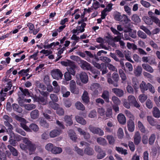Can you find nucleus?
I'll use <instances>...</instances> for the list:
<instances>
[{
	"label": "nucleus",
	"instance_id": "obj_1",
	"mask_svg": "<svg viewBox=\"0 0 160 160\" xmlns=\"http://www.w3.org/2000/svg\"><path fill=\"white\" fill-rule=\"evenodd\" d=\"M18 137L19 138L18 140H20L22 139L24 143H21L20 144L21 148L27 152H28L30 155L33 154L36 148L35 145L30 141L28 138L25 137L22 138L20 136H19Z\"/></svg>",
	"mask_w": 160,
	"mask_h": 160
},
{
	"label": "nucleus",
	"instance_id": "obj_2",
	"mask_svg": "<svg viewBox=\"0 0 160 160\" xmlns=\"http://www.w3.org/2000/svg\"><path fill=\"white\" fill-rule=\"evenodd\" d=\"M88 128L90 131L94 134H98L100 136H102L104 135V132L100 128H96L92 125H90Z\"/></svg>",
	"mask_w": 160,
	"mask_h": 160
},
{
	"label": "nucleus",
	"instance_id": "obj_3",
	"mask_svg": "<svg viewBox=\"0 0 160 160\" xmlns=\"http://www.w3.org/2000/svg\"><path fill=\"white\" fill-rule=\"evenodd\" d=\"M51 74L53 78L56 79L62 78L63 76L62 72L59 69H55L51 72Z\"/></svg>",
	"mask_w": 160,
	"mask_h": 160
},
{
	"label": "nucleus",
	"instance_id": "obj_4",
	"mask_svg": "<svg viewBox=\"0 0 160 160\" xmlns=\"http://www.w3.org/2000/svg\"><path fill=\"white\" fill-rule=\"evenodd\" d=\"M80 67L83 70H89L91 66V64L87 61L82 60H80L79 63Z\"/></svg>",
	"mask_w": 160,
	"mask_h": 160
},
{
	"label": "nucleus",
	"instance_id": "obj_5",
	"mask_svg": "<svg viewBox=\"0 0 160 160\" xmlns=\"http://www.w3.org/2000/svg\"><path fill=\"white\" fill-rule=\"evenodd\" d=\"M77 77H79L82 82L84 83H87L88 81V77L87 73L85 72H82L80 73L77 74Z\"/></svg>",
	"mask_w": 160,
	"mask_h": 160
},
{
	"label": "nucleus",
	"instance_id": "obj_6",
	"mask_svg": "<svg viewBox=\"0 0 160 160\" xmlns=\"http://www.w3.org/2000/svg\"><path fill=\"white\" fill-rule=\"evenodd\" d=\"M110 56L113 58L116 61L120 62V65L121 66L123 70H125V68L124 66V63L123 61V59H121L119 60L115 54L112 53V52L110 53Z\"/></svg>",
	"mask_w": 160,
	"mask_h": 160
},
{
	"label": "nucleus",
	"instance_id": "obj_7",
	"mask_svg": "<svg viewBox=\"0 0 160 160\" xmlns=\"http://www.w3.org/2000/svg\"><path fill=\"white\" fill-rule=\"evenodd\" d=\"M127 126L128 131L131 132H133L134 130V123L132 120L129 119L128 121Z\"/></svg>",
	"mask_w": 160,
	"mask_h": 160
},
{
	"label": "nucleus",
	"instance_id": "obj_8",
	"mask_svg": "<svg viewBox=\"0 0 160 160\" xmlns=\"http://www.w3.org/2000/svg\"><path fill=\"white\" fill-rule=\"evenodd\" d=\"M112 91L118 97H122L124 95V92L121 89L118 88H113L112 89Z\"/></svg>",
	"mask_w": 160,
	"mask_h": 160
},
{
	"label": "nucleus",
	"instance_id": "obj_9",
	"mask_svg": "<svg viewBox=\"0 0 160 160\" xmlns=\"http://www.w3.org/2000/svg\"><path fill=\"white\" fill-rule=\"evenodd\" d=\"M31 118L33 119H36L39 116V113L37 109H35L32 111L30 113Z\"/></svg>",
	"mask_w": 160,
	"mask_h": 160
},
{
	"label": "nucleus",
	"instance_id": "obj_10",
	"mask_svg": "<svg viewBox=\"0 0 160 160\" xmlns=\"http://www.w3.org/2000/svg\"><path fill=\"white\" fill-rule=\"evenodd\" d=\"M61 64L64 66L66 67H69L72 66L73 67L75 63L69 60H66L65 61H62L61 62Z\"/></svg>",
	"mask_w": 160,
	"mask_h": 160
},
{
	"label": "nucleus",
	"instance_id": "obj_11",
	"mask_svg": "<svg viewBox=\"0 0 160 160\" xmlns=\"http://www.w3.org/2000/svg\"><path fill=\"white\" fill-rule=\"evenodd\" d=\"M141 138L139 132H136L134 136V144L136 145H138L141 141Z\"/></svg>",
	"mask_w": 160,
	"mask_h": 160
},
{
	"label": "nucleus",
	"instance_id": "obj_12",
	"mask_svg": "<svg viewBox=\"0 0 160 160\" xmlns=\"http://www.w3.org/2000/svg\"><path fill=\"white\" fill-rule=\"evenodd\" d=\"M61 131L54 129L51 131L49 133V136L51 138H55L59 135L61 133Z\"/></svg>",
	"mask_w": 160,
	"mask_h": 160
},
{
	"label": "nucleus",
	"instance_id": "obj_13",
	"mask_svg": "<svg viewBox=\"0 0 160 160\" xmlns=\"http://www.w3.org/2000/svg\"><path fill=\"white\" fill-rule=\"evenodd\" d=\"M118 119L120 123L124 124L126 122V119L124 115L122 113H119L118 116Z\"/></svg>",
	"mask_w": 160,
	"mask_h": 160
},
{
	"label": "nucleus",
	"instance_id": "obj_14",
	"mask_svg": "<svg viewBox=\"0 0 160 160\" xmlns=\"http://www.w3.org/2000/svg\"><path fill=\"white\" fill-rule=\"evenodd\" d=\"M36 100L39 103H41L43 105H46L47 103V98L42 96L37 97Z\"/></svg>",
	"mask_w": 160,
	"mask_h": 160
},
{
	"label": "nucleus",
	"instance_id": "obj_15",
	"mask_svg": "<svg viewBox=\"0 0 160 160\" xmlns=\"http://www.w3.org/2000/svg\"><path fill=\"white\" fill-rule=\"evenodd\" d=\"M68 135L70 139L72 141L75 142L77 138L76 134L72 130H70L68 132Z\"/></svg>",
	"mask_w": 160,
	"mask_h": 160
},
{
	"label": "nucleus",
	"instance_id": "obj_16",
	"mask_svg": "<svg viewBox=\"0 0 160 160\" xmlns=\"http://www.w3.org/2000/svg\"><path fill=\"white\" fill-rule=\"evenodd\" d=\"M40 125L45 128H48L49 127V124L47 121L43 118H41L39 121Z\"/></svg>",
	"mask_w": 160,
	"mask_h": 160
},
{
	"label": "nucleus",
	"instance_id": "obj_17",
	"mask_svg": "<svg viewBox=\"0 0 160 160\" xmlns=\"http://www.w3.org/2000/svg\"><path fill=\"white\" fill-rule=\"evenodd\" d=\"M111 73L109 72L107 74V82L108 83L110 84H112L114 86L117 87L118 86V84L114 83V81L111 78Z\"/></svg>",
	"mask_w": 160,
	"mask_h": 160
},
{
	"label": "nucleus",
	"instance_id": "obj_18",
	"mask_svg": "<svg viewBox=\"0 0 160 160\" xmlns=\"http://www.w3.org/2000/svg\"><path fill=\"white\" fill-rule=\"evenodd\" d=\"M84 154L89 156L92 155L94 153L93 148L90 147H88L85 148L84 150Z\"/></svg>",
	"mask_w": 160,
	"mask_h": 160
},
{
	"label": "nucleus",
	"instance_id": "obj_19",
	"mask_svg": "<svg viewBox=\"0 0 160 160\" xmlns=\"http://www.w3.org/2000/svg\"><path fill=\"white\" fill-rule=\"evenodd\" d=\"M10 137L9 138V142L11 145L12 146H16V140L13 139L12 138L14 136V134L12 132H11L10 134Z\"/></svg>",
	"mask_w": 160,
	"mask_h": 160
},
{
	"label": "nucleus",
	"instance_id": "obj_20",
	"mask_svg": "<svg viewBox=\"0 0 160 160\" xmlns=\"http://www.w3.org/2000/svg\"><path fill=\"white\" fill-rule=\"evenodd\" d=\"M7 148L13 156L16 157L18 155V152L15 148L10 145H8Z\"/></svg>",
	"mask_w": 160,
	"mask_h": 160
},
{
	"label": "nucleus",
	"instance_id": "obj_21",
	"mask_svg": "<svg viewBox=\"0 0 160 160\" xmlns=\"http://www.w3.org/2000/svg\"><path fill=\"white\" fill-rule=\"evenodd\" d=\"M72 115H65L64 117V119L66 122L70 126L72 124L73 121L72 120Z\"/></svg>",
	"mask_w": 160,
	"mask_h": 160
},
{
	"label": "nucleus",
	"instance_id": "obj_22",
	"mask_svg": "<svg viewBox=\"0 0 160 160\" xmlns=\"http://www.w3.org/2000/svg\"><path fill=\"white\" fill-rule=\"evenodd\" d=\"M109 93L107 90H104L103 91L101 97L103 98L107 102H109Z\"/></svg>",
	"mask_w": 160,
	"mask_h": 160
},
{
	"label": "nucleus",
	"instance_id": "obj_23",
	"mask_svg": "<svg viewBox=\"0 0 160 160\" xmlns=\"http://www.w3.org/2000/svg\"><path fill=\"white\" fill-rule=\"evenodd\" d=\"M3 119L4 125L12 122L13 121L12 118L7 115H5L3 116Z\"/></svg>",
	"mask_w": 160,
	"mask_h": 160
},
{
	"label": "nucleus",
	"instance_id": "obj_24",
	"mask_svg": "<svg viewBox=\"0 0 160 160\" xmlns=\"http://www.w3.org/2000/svg\"><path fill=\"white\" fill-rule=\"evenodd\" d=\"M82 99L83 101L86 103H87L89 101V98L88 93L87 91H85L82 96Z\"/></svg>",
	"mask_w": 160,
	"mask_h": 160
},
{
	"label": "nucleus",
	"instance_id": "obj_25",
	"mask_svg": "<svg viewBox=\"0 0 160 160\" xmlns=\"http://www.w3.org/2000/svg\"><path fill=\"white\" fill-rule=\"evenodd\" d=\"M29 128L30 130L29 131H28V132H31L32 131L35 132H37L38 131L39 129V128L38 126L37 125L34 123H32L29 126Z\"/></svg>",
	"mask_w": 160,
	"mask_h": 160
},
{
	"label": "nucleus",
	"instance_id": "obj_26",
	"mask_svg": "<svg viewBox=\"0 0 160 160\" xmlns=\"http://www.w3.org/2000/svg\"><path fill=\"white\" fill-rule=\"evenodd\" d=\"M74 66L72 67L71 66L70 67H68L67 68V72H68L74 76L76 74V71L75 69L77 67L75 64H74Z\"/></svg>",
	"mask_w": 160,
	"mask_h": 160
},
{
	"label": "nucleus",
	"instance_id": "obj_27",
	"mask_svg": "<svg viewBox=\"0 0 160 160\" xmlns=\"http://www.w3.org/2000/svg\"><path fill=\"white\" fill-rule=\"evenodd\" d=\"M76 120L77 122L82 125H85L86 123V121L82 118L78 116L75 117Z\"/></svg>",
	"mask_w": 160,
	"mask_h": 160
},
{
	"label": "nucleus",
	"instance_id": "obj_28",
	"mask_svg": "<svg viewBox=\"0 0 160 160\" xmlns=\"http://www.w3.org/2000/svg\"><path fill=\"white\" fill-rule=\"evenodd\" d=\"M62 151V150L61 148L54 146L51 152L53 154H56L61 153Z\"/></svg>",
	"mask_w": 160,
	"mask_h": 160
},
{
	"label": "nucleus",
	"instance_id": "obj_29",
	"mask_svg": "<svg viewBox=\"0 0 160 160\" xmlns=\"http://www.w3.org/2000/svg\"><path fill=\"white\" fill-rule=\"evenodd\" d=\"M13 109L18 113H20L22 111V109L20 107L19 105L16 103H14L12 104Z\"/></svg>",
	"mask_w": 160,
	"mask_h": 160
},
{
	"label": "nucleus",
	"instance_id": "obj_30",
	"mask_svg": "<svg viewBox=\"0 0 160 160\" xmlns=\"http://www.w3.org/2000/svg\"><path fill=\"white\" fill-rule=\"evenodd\" d=\"M55 102H52V101L49 102L48 103V107L49 108H51L54 110H56L58 109L59 105L58 104Z\"/></svg>",
	"mask_w": 160,
	"mask_h": 160
},
{
	"label": "nucleus",
	"instance_id": "obj_31",
	"mask_svg": "<svg viewBox=\"0 0 160 160\" xmlns=\"http://www.w3.org/2000/svg\"><path fill=\"white\" fill-rule=\"evenodd\" d=\"M152 114L153 116L156 118H159L160 117V111L156 107L153 108Z\"/></svg>",
	"mask_w": 160,
	"mask_h": 160
},
{
	"label": "nucleus",
	"instance_id": "obj_32",
	"mask_svg": "<svg viewBox=\"0 0 160 160\" xmlns=\"http://www.w3.org/2000/svg\"><path fill=\"white\" fill-rule=\"evenodd\" d=\"M158 151V149L157 146L153 147L152 148L151 154L153 158H155L156 156Z\"/></svg>",
	"mask_w": 160,
	"mask_h": 160
},
{
	"label": "nucleus",
	"instance_id": "obj_33",
	"mask_svg": "<svg viewBox=\"0 0 160 160\" xmlns=\"http://www.w3.org/2000/svg\"><path fill=\"white\" fill-rule=\"evenodd\" d=\"M97 142L100 144L104 146L107 144V142L104 138L99 137L97 139Z\"/></svg>",
	"mask_w": 160,
	"mask_h": 160
},
{
	"label": "nucleus",
	"instance_id": "obj_34",
	"mask_svg": "<svg viewBox=\"0 0 160 160\" xmlns=\"http://www.w3.org/2000/svg\"><path fill=\"white\" fill-rule=\"evenodd\" d=\"M85 53H86V55L88 57L85 59L86 60L89 62H91V61L90 58H93L94 56L93 55L91 52L87 51H85Z\"/></svg>",
	"mask_w": 160,
	"mask_h": 160
},
{
	"label": "nucleus",
	"instance_id": "obj_35",
	"mask_svg": "<svg viewBox=\"0 0 160 160\" xmlns=\"http://www.w3.org/2000/svg\"><path fill=\"white\" fill-rule=\"evenodd\" d=\"M140 88L142 92L146 91L148 89V86L146 83L144 81H142L140 85Z\"/></svg>",
	"mask_w": 160,
	"mask_h": 160
},
{
	"label": "nucleus",
	"instance_id": "obj_36",
	"mask_svg": "<svg viewBox=\"0 0 160 160\" xmlns=\"http://www.w3.org/2000/svg\"><path fill=\"white\" fill-rule=\"evenodd\" d=\"M142 72V68L140 66H138L135 71L134 73L136 76H139Z\"/></svg>",
	"mask_w": 160,
	"mask_h": 160
},
{
	"label": "nucleus",
	"instance_id": "obj_37",
	"mask_svg": "<svg viewBox=\"0 0 160 160\" xmlns=\"http://www.w3.org/2000/svg\"><path fill=\"white\" fill-rule=\"evenodd\" d=\"M112 78L113 79V81H114V83H117L118 82L119 78V75L118 73L116 72H114L112 75Z\"/></svg>",
	"mask_w": 160,
	"mask_h": 160
},
{
	"label": "nucleus",
	"instance_id": "obj_38",
	"mask_svg": "<svg viewBox=\"0 0 160 160\" xmlns=\"http://www.w3.org/2000/svg\"><path fill=\"white\" fill-rule=\"evenodd\" d=\"M91 62L93 65L95 67L98 69H100L101 70H102V68L101 66L102 65H103V63H102L100 64L99 63L97 62L96 61H95V60H92Z\"/></svg>",
	"mask_w": 160,
	"mask_h": 160
},
{
	"label": "nucleus",
	"instance_id": "obj_39",
	"mask_svg": "<svg viewBox=\"0 0 160 160\" xmlns=\"http://www.w3.org/2000/svg\"><path fill=\"white\" fill-rule=\"evenodd\" d=\"M151 73H152L153 72V69L156 68L157 66V63L154 59H152L151 61Z\"/></svg>",
	"mask_w": 160,
	"mask_h": 160
},
{
	"label": "nucleus",
	"instance_id": "obj_40",
	"mask_svg": "<svg viewBox=\"0 0 160 160\" xmlns=\"http://www.w3.org/2000/svg\"><path fill=\"white\" fill-rule=\"evenodd\" d=\"M75 106L76 108L78 110L83 111L85 109L84 106L80 102H78L76 103Z\"/></svg>",
	"mask_w": 160,
	"mask_h": 160
},
{
	"label": "nucleus",
	"instance_id": "obj_41",
	"mask_svg": "<svg viewBox=\"0 0 160 160\" xmlns=\"http://www.w3.org/2000/svg\"><path fill=\"white\" fill-rule=\"evenodd\" d=\"M118 71L122 80L123 81H125L127 79L126 74L121 69H119Z\"/></svg>",
	"mask_w": 160,
	"mask_h": 160
},
{
	"label": "nucleus",
	"instance_id": "obj_42",
	"mask_svg": "<svg viewBox=\"0 0 160 160\" xmlns=\"http://www.w3.org/2000/svg\"><path fill=\"white\" fill-rule=\"evenodd\" d=\"M49 138L48 132L47 131L44 132L41 135V139L43 140H46L48 139Z\"/></svg>",
	"mask_w": 160,
	"mask_h": 160
},
{
	"label": "nucleus",
	"instance_id": "obj_43",
	"mask_svg": "<svg viewBox=\"0 0 160 160\" xmlns=\"http://www.w3.org/2000/svg\"><path fill=\"white\" fill-rule=\"evenodd\" d=\"M105 115L107 118L104 117V118L105 119L112 117V109L110 108L108 109L106 112Z\"/></svg>",
	"mask_w": 160,
	"mask_h": 160
},
{
	"label": "nucleus",
	"instance_id": "obj_44",
	"mask_svg": "<svg viewBox=\"0 0 160 160\" xmlns=\"http://www.w3.org/2000/svg\"><path fill=\"white\" fill-rule=\"evenodd\" d=\"M100 60L104 62L105 63H109L111 62V60L110 58L107 57H99Z\"/></svg>",
	"mask_w": 160,
	"mask_h": 160
},
{
	"label": "nucleus",
	"instance_id": "obj_45",
	"mask_svg": "<svg viewBox=\"0 0 160 160\" xmlns=\"http://www.w3.org/2000/svg\"><path fill=\"white\" fill-rule=\"evenodd\" d=\"M112 100L115 105H119L121 103V101L117 97L113 96L112 97Z\"/></svg>",
	"mask_w": 160,
	"mask_h": 160
},
{
	"label": "nucleus",
	"instance_id": "obj_46",
	"mask_svg": "<svg viewBox=\"0 0 160 160\" xmlns=\"http://www.w3.org/2000/svg\"><path fill=\"white\" fill-rule=\"evenodd\" d=\"M138 126L141 131L143 133H146V131L145 130L144 126L142 123L140 121L138 122Z\"/></svg>",
	"mask_w": 160,
	"mask_h": 160
},
{
	"label": "nucleus",
	"instance_id": "obj_47",
	"mask_svg": "<svg viewBox=\"0 0 160 160\" xmlns=\"http://www.w3.org/2000/svg\"><path fill=\"white\" fill-rule=\"evenodd\" d=\"M132 20L135 22L138 23L140 22V19L137 14H133L132 17Z\"/></svg>",
	"mask_w": 160,
	"mask_h": 160
},
{
	"label": "nucleus",
	"instance_id": "obj_48",
	"mask_svg": "<svg viewBox=\"0 0 160 160\" xmlns=\"http://www.w3.org/2000/svg\"><path fill=\"white\" fill-rule=\"evenodd\" d=\"M108 140L109 143L110 144H113L115 142L114 138L112 135H107L106 137Z\"/></svg>",
	"mask_w": 160,
	"mask_h": 160
},
{
	"label": "nucleus",
	"instance_id": "obj_49",
	"mask_svg": "<svg viewBox=\"0 0 160 160\" xmlns=\"http://www.w3.org/2000/svg\"><path fill=\"white\" fill-rule=\"evenodd\" d=\"M118 136L119 138H122L124 136V133L123 129L121 128H120L117 132Z\"/></svg>",
	"mask_w": 160,
	"mask_h": 160
},
{
	"label": "nucleus",
	"instance_id": "obj_50",
	"mask_svg": "<svg viewBox=\"0 0 160 160\" xmlns=\"http://www.w3.org/2000/svg\"><path fill=\"white\" fill-rule=\"evenodd\" d=\"M54 146L51 143H48L45 146V148L47 151L51 152Z\"/></svg>",
	"mask_w": 160,
	"mask_h": 160
},
{
	"label": "nucleus",
	"instance_id": "obj_51",
	"mask_svg": "<svg viewBox=\"0 0 160 160\" xmlns=\"http://www.w3.org/2000/svg\"><path fill=\"white\" fill-rule=\"evenodd\" d=\"M124 113L126 115L128 118H130V119H133L134 118V116L131 113V112L128 110H126L124 111Z\"/></svg>",
	"mask_w": 160,
	"mask_h": 160
},
{
	"label": "nucleus",
	"instance_id": "obj_52",
	"mask_svg": "<svg viewBox=\"0 0 160 160\" xmlns=\"http://www.w3.org/2000/svg\"><path fill=\"white\" fill-rule=\"evenodd\" d=\"M50 97L52 102H57L58 101V97L57 95L55 94H51L50 95Z\"/></svg>",
	"mask_w": 160,
	"mask_h": 160
},
{
	"label": "nucleus",
	"instance_id": "obj_53",
	"mask_svg": "<svg viewBox=\"0 0 160 160\" xmlns=\"http://www.w3.org/2000/svg\"><path fill=\"white\" fill-rule=\"evenodd\" d=\"M147 98V96L144 94L140 95L138 97V99L141 102H143Z\"/></svg>",
	"mask_w": 160,
	"mask_h": 160
},
{
	"label": "nucleus",
	"instance_id": "obj_54",
	"mask_svg": "<svg viewBox=\"0 0 160 160\" xmlns=\"http://www.w3.org/2000/svg\"><path fill=\"white\" fill-rule=\"evenodd\" d=\"M6 93L3 92V89H2L0 92V100L2 101H4L5 99V97H6Z\"/></svg>",
	"mask_w": 160,
	"mask_h": 160
},
{
	"label": "nucleus",
	"instance_id": "obj_55",
	"mask_svg": "<svg viewBox=\"0 0 160 160\" xmlns=\"http://www.w3.org/2000/svg\"><path fill=\"white\" fill-rule=\"evenodd\" d=\"M136 100L135 97L132 95L129 96L128 97V101L131 104V105Z\"/></svg>",
	"mask_w": 160,
	"mask_h": 160
},
{
	"label": "nucleus",
	"instance_id": "obj_56",
	"mask_svg": "<svg viewBox=\"0 0 160 160\" xmlns=\"http://www.w3.org/2000/svg\"><path fill=\"white\" fill-rule=\"evenodd\" d=\"M75 151L79 155L82 156L84 155V153L83 150L78 148V147L76 146L74 148Z\"/></svg>",
	"mask_w": 160,
	"mask_h": 160
},
{
	"label": "nucleus",
	"instance_id": "obj_57",
	"mask_svg": "<svg viewBox=\"0 0 160 160\" xmlns=\"http://www.w3.org/2000/svg\"><path fill=\"white\" fill-rule=\"evenodd\" d=\"M56 112L57 114L60 116H62L64 115V111L62 108L59 106L58 109L56 110Z\"/></svg>",
	"mask_w": 160,
	"mask_h": 160
},
{
	"label": "nucleus",
	"instance_id": "obj_58",
	"mask_svg": "<svg viewBox=\"0 0 160 160\" xmlns=\"http://www.w3.org/2000/svg\"><path fill=\"white\" fill-rule=\"evenodd\" d=\"M19 89L22 93V95H24L25 96H30V93L28 89H24L21 87L19 88Z\"/></svg>",
	"mask_w": 160,
	"mask_h": 160
},
{
	"label": "nucleus",
	"instance_id": "obj_59",
	"mask_svg": "<svg viewBox=\"0 0 160 160\" xmlns=\"http://www.w3.org/2000/svg\"><path fill=\"white\" fill-rule=\"evenodd\" d=\"M137 34L139 37L145 39L147 37L146 34L141 30H139Z\"/></svg>",
	"mask_w": 160,
	"mask_h": 160
},
{
	"label": "nucleus",
	"instance_id": "obj_60",
	"mask_svg": "<svg viewBox=\"0 0 160 160\" xmlns=\"http://www.w3.org/2000/svg\"><path fill=\"white\" fill-rule=\"evenodd\" d=\"M70 90L72 93L74 94H78L79 93V89L76 86L70 88Z\"/></svg>",
	"mask_w": 160,
	"mask_h": 160
},
{
	"label": "nucleus",
	"instance_id": "obj_61",
	"mask_svg": "<svg viewBox=\"0 0 160 160\" xmlns=\"http://www.w3.org/2000/svg\"><path fill=\"white\" fill-rule=\"evenodd\" d=\"M25 108L28 110H31L32 109H35L36 107V106L33 104H28L25 106Z\"/></svg>",
	"mask_w": 160,
	"mask_h": 160
},
{
	"label": "nucleus",
	"instance_id": "obj_62",
	"mask_svg": "<svg viewBox=\"0 0 160 160\" xmlns=\"http://www.w3.org/2000/svg\"><path fill=\"white\" fill-rule=\"evenodd\" d=\"M71 74L69 73L68 72H66L64 74V77L66 81H69L71 80L72 77L71 75Z\"/></svg>",
	"mask_w": 160,
	"mask_h": 160
},
{
	"label": "nucleus",
	"instance_id": "obj_63",
	"mask_svg": "<svg viewBox=\"0 0 160 160\" xmlns=\"http://www.w3.org/2000/svg\"><path fill=\"white\" fill-rule=\"evenodd\" d=\"M97 112L99 115L101 116H103L105 114V110L102 108H98Z\"/></svg>",
	"mask_w": 160,
	"mask_h": 160
},
{
	"label": "nucleus",
	"instance_id": "obj_64",
	"mask_svg": "<svg viewBox=\"0 0 160 160\" xmlns=\"http://www.w3.org/2000/svg\"><path fill=\"white\" fill-rule=\"evenodd\" d=\"M97 112L95 110H93L91 111L88 114V117L91 118H94L97 117Z\"/></svg>",
	"mask_w": 160,
	"mask_h": 160
}]
</instances>
